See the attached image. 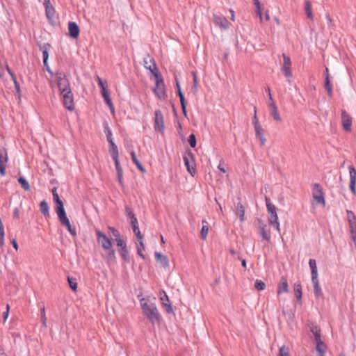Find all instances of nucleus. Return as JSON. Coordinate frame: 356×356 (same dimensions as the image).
I'll return each mask as SVG.
<instances>
[{
  "instance_id": "f257e3e1",
  "label": "nucleus",
  "mask_w": 356,
  "mask_h": 356,
  "mask_svg": "<svg viewBox=\"0 0 356 356\" xmlns=\"http://www.w3.org/2000/svg\"><path fill=\"white\" fill-rule=\"evenodd\" d=\"M140 302L143 312L147 320L152 325L159 323L162 319V317L157 309L156 304L154 302L148 303L144 298L140 299Z\"/></svg>"
},
{
  "instance_id": "f03ea898",
  "label": "nucleus",
  "mask_w": 356,
  "mask_h": 356,
  "mask_svg": "<svg viewBox=\"0 0 356 356\" xmlns=\"http://www.w3.org/2000/svg\"><path fill=\"white\" fill-rule=\"evenodd\" d=\"M266 204L267 207L268 212L269 213V223L278 232L280 231V222L278 220V216L277 215V208L276 207L270 202V200L266 197Z\"/></svg>"
},
{
  "instance_id": "7ed1b4c3",
  "label": "nucleus",
  "mask_w": 356,
  "mask_h": 356,
  "mask_svg": "<svg viewBox=\"0 0 356 356\" xmlns=\"http://www.w3.org/2000/svg\"><path fill=\"white\" fill-rule=\"evenodd\" d=\"M55 77L60 93L67 92V90H72L70 81L64 72L57 71L55 73Z\"/></svg>"
},
{
  "instance_id": "20e7f679",
  "label": "nucleus",
  "mask_w": 356,
  "mask_h": 356,
  "mask_svg": "<svg viewBox=\"0 0 356 356\" xmlns=\"http://www.w3.org/2000/svg\"><path fill=\"white\" fill-rule=\"evenodd\" d=\"M183 160L187 171L194 176L196 172L195 168L194 155L191 150L186 152L183 156Z\"/></svg>"
},
{
  "instance_id": "39448f33",
  "label": "nucleus",
  "mask_w": 356,
  "mask_h": 356,
  "mask_svg": "<svg viewBox=\"0 0 356 356\" xmlns=\"http://www.w3.org/2000/svg\"><path fill=\"white\" fill-rule=\"evenodd\" d=\"M63 99V106L68 111H73L74 109V96L72 90H67V92H64L60 93Z\"/></svg>"
},
{
  "instance_id": "423d86ee",
  "label": "nucleus",
  "mask_w": 356,
  "mask_h": 356,
  "mask_svg": "<svg viewBox=\"0 0 356 356\" xmlns=\"http://www.w3.org/2000/svg\"><path fill=\"white\" fill-rule=\"evenodd\" d=\"M312 197L317 203L323 204V206L325 204L323 188L320 184L316 183L314 184L312 188Z\"/></svg>"
},
{
  "instance_id": "0eeeda50",
  "label": "nucleus",
  "mask_w": 356,
  "mask_h": 356,
  "mask_svg": "<svg viewBox=\"0 0 356 356\" xmlns=\"http://www.w3.org/2000/svg\"><path fill=\"white\" fill-rule=\"evenodd\" d=\"M154 129L161 134L165 130L163 115L160 110H156L154 113Z\"/></svg>"
},
{
  "instance_id": "6e6552de",
  "label": "nucleus",
  "mask_w": 356,
  "mask_h": 356,
  "mask_svg": "<svg viewBox=\"0 0 356 356\" xmlns=\"http://www.w3.org/2000/svg\"><path fill=\"white\" fill-rule=\"evenodd\" d=\"M97 239L99 243L104 250H110L112 247V242L108 236L99 230H96Z\"/></svg>"
},
{
  "instance_id": "1a4fd4ad",
  "label": "nucleus",
  "mask_w": 356,
  "mask_h": 356,
  "mask_svg": "<svg viewBox=\"0 0 356 356\" xmlns=\"http://www.w3.org/2000/svg\"><path fill=\"white\" fill-rule=\"evenodd\" d=\"M283 56V65L281 67V70L284 72L286 78H291L292 76V72L291 71V61L289 56L285 54H282Z\"/></svg>"
},
{
  "instance_id": "9d476101",
  "label": "nucleus",
  "mask_w": 356,
  "mask_h": 356,
  "mask_svg": "<svg viewBox=\"0 0 356 356\" xmlns=\"http://www.w3.org/2000/svg\"><path fill=\"white\" fill-rule=\"evenodd\" d=\"M341 124L343 129L346 131H351L352 118L348 115V113L345 110H343L341 111Z\"/></svg>"
},
{
  "instance_id": "9b49d317",
  "label": "nucleus",
  "mask_w": 356,
  "mask_h": 356,
  "mask_svg": "<svg viewBox=\"0 0 356 356\" xmlns=\"http://www.w3.org/2000/svg\"><path fill=\"white\" fill-rule=\"evenodd\" d=\"M213 23L222 29H229V23L227 18L222 15H213Z\"/></svg>"
},
{
  "instance_id": "f8f14e48",
  "label": "nucleus",
  "mask_w": 356,
  "mask_h": 356,
  "mask_svg": "<svg viewBox=\"0 0 356 356\" xmlns=\"http://www.w3.org/2000/svg\"><path fill=\"white\" fill-rule=\"evenodd\" d=\"M160 83L163 84V79L161 77H159V79L156 81V88L154 90L155 95L160 99H165L166 94L164 86H160Z\"/></svg>"
},
{
  "instance_id": "ddd939ff",
  "label": "nucleus",
  "mask_w": 356,
  "mask_h": 356,
  "mask_svg": "<svg viewBox=\"0 0 356 356\" xmlns=\"http://www.w3.org/2000/svg\"><path fill=\"white\" fill-rule=\"evenodd\" d=\"M350 174V189L353 194H356V170L353 165L348 167Z\"/></svg>"
},
{
  "instance_id": "4468645a",
  "label": "nucleus",
  "mask_w": 356,
  "mask_h": 356,
  "mask_svg": "<svg viewBox=\"0 0 356 356\" xmlns=\"http://www.w3.org/2000/svg\"><path fill=\"white\" fill-rule=\"evenodd\" d=\"M112 159L115 163V167L116 172H117L118 181L121 185H122L123 184V170L120 164L119 156H113Z\"/></svg>"
},
{
  "instance_id": "2eb2a0df",
  "label": "nucleus",
  "mask_w": 356,
  "mask_h": 356,
  "mask_svg": "<svg viewBox=\"0 0 356 356\" xmlns=\"http://www.w3.org/2000/svg\"><path fill=\"white\" fill-rule=\"evenodd\" d=\"M43 5L45 8V15L48 19L51 20L55 15V9L52 6L49 0H44Z\"/></svg>"
},
{
  "instance_id": "dca6fc26",
  "label": "nucleus",
  "mask_w": 356,
  "mask_h": 356,
  "mask_svg": "<svg viewBox=\"0 0 356 356\" xmlns=\"http://www.w3.org/2000/svg\"><path fill=\"white\" fill-rule=\"evenodd\" d=\"M69 35L72 38H76L79 35L80 29L76 22H70L68 24Z\"/></svg>"
},
{
  "instance_id": "f3484780",
  "label": "nucleus",
  "mask_w": 356,
  "mask_h": 356,
  "mask_svg": "<svg viewBox=\"0 0 356 356\" xmlns=\"http://www.w3.org/2000/svg\"><path fill=\"white\" fill-rule=\"evenodd\" d=\"M149 65H145V68L151 72V73L154 75L156 79H159L160 77L158 69L156 67V64L154 58H149Z\"/></svg>"
},
{
  "instance_id": "a211bd4d",
  "label": "nucleus",
  "mask_w": 356,
  "mask_h": 356,
  "mask_svg": "<svg viewBox=\"0 0 356 356\" xmlns=\"http://www.w3.org/2000/svg\"><path fill=\"white\" fill-rule=\"evenodd\" d=\"M102 97L104 98L105 103L108 106L109 108L111 109V112L113 113L115 111L114 106H113L112 100L110 97L109 92L106 90V87H103Z\"/></svg>"
},
{
  "instance_id": "6ab92c4d",
  "label": "nucleus",
  "mask_w": 356,
  "mask_h": 356,
  "mask_svg": "<svg viewBox=\"0 0 356 356\" xmlns=\"http://www.w3.org/2000/svg\"><path fill=\"white\" fill-rule=\"evenodd\" d=\"M270 108V115L273 118V119L277 122H282V118L278 113L277 107L275 104L274 101L269 104Z\"/></svg>"
},
{
  "instance_id": "aec40b11",
  "label": "nucleus",
  "mask_w": 356,
  "mask_h": 356,
  "mask_svg": "<svg viewBox=\"0 0 356 356\" xmlns=\"http://www.w3.org/2000/svg\"><path fill=\"white\" fill-rule=\"evenodd\" d=\"M154 255L156 261L161 264L163 267L166 268L168 266V259L165 255L159 252H155Z\"/></svg>"
},
{
  "instance_id": "412c9836",
  "label": "nucleus",
  "mask_w": 356,
  "mask_h": 356,
  "mask_svg": "<svg viewBox=\"0 0 356 356\" xmlns=\"http://www.w3.org/2000/svg\"><path fill=\"white\" fill-rule=\"evenodd\" d=\"M256 137L259 140L261 145H264L266 143V138L264 135V129L261 125L254 127Z\"/></svg>"
},
{
  "instance_id": "4be33fe9",
  "label": "nucleus",
  "mask_w": 356,
  "mask_h": 356,
  "mask_svg": "<svg viewBox=\"0 0 356 356\" xmlns=\"http://www.w3.org/2000/svg\"><path fill=\"white\" fill-rule=\"evenodd\" d=\"M51 46L49 43H44L42 45L40 46V49L42 51L43 56V65H47V61H48L49 58V50Z\"/></svg>"
},
{
  "instance_id": "5701e85b",
  "label": "nucleus",
  "mask_w": 356,
  "mask_h": 356,
  "mask_svg": "<svg viewBox=\"0 0 356 356\" xmlns=\"http://www.w3.org/2000/svg\"><path fill=\"white\" fill-rule=\"evenodd\" d=\"M289 291V286L286 280L284 277H282L280 283L278 284L277 293L279 295L283 293H287Z\"/></svg>"
},
{
  "instance_id": "b1692460",
  "label": "nucleus",
  "mask_w": 356,
  "mask_h": 356,
  "mask_svg": "<svg viewBox=\"0 0 356 356\" xmlns=\"http://www.w3.org/2000/svg\"><path fill=\"white\" fill-rule=\"evenodd\" d=\"M312 282L314 287V293L316 298H318L322 296V290L319 285L318 280V278L316 279H312Z\"/></svg>"
},
{
  "instance_id": "393cba45",
  "label": "nucleus",
  "mask_w": 356,
  "mask_h": 356,
  "mask_svg": "<svg viewBox=\"0 0 356 356\" xmlns=\"http://www.w3.org/2000/svg\"><path fill=\"white\" fill-rule=\"evenodd\" d=\"M309 265L311 269L312 279L318 278V270L316 260L310 259L309 261Z\"/></svg>"
},
{
  "instance_id": "a878e982",
  "label": "nucleus",
  "mask_w": 356,
  "mask_h": 356,
  "mask_svg": "<svg viewBox=\"0 0 356 356\" xmlns=\"http://www.w3.org/2000/svg\"><path fill=\"white\" fill-rule=\"evenodd\" d=\"M266 225L264 224H260L259 225V230H260V234L264 240H266L268 242H270V235L269 232L266 229Z\"/></svg>"
},
{
  "instance_id": "bb28decb",
  "label": "nucleus",
  "mask_w": 356,
  "mask_h": 356,
  "mask_svg": "<svg viewBox=\"0 0 356 356\" xmlns=\"http://www.w3.org/2000/svg\"><path fill=\"white\" fill-rule=\"evenodd\" d=\"M130 154H131V160H132L133 163L136 165L138 169L140 172H145V170L143 168V165L140 163V162L138 160L136 152L134 151H131L130 152Z\"/></svg>"
},
{
  "instance_id": "cd10ccee",
  "label": "nucleus",
  "mask_w": 356,
  "mask_h": 356,
  "mask_svg": "<svg viewBox=\"0 0 356 356\" xmlns=\"http://www.w3.org/2000/svg\"><path fill=\"white\" fill-rule=\"evenodd\" d=\"M315 341L316 343V351L319 353L320 356H323L325 350L326 348V345L322 341L321 339Z\"/></svg>"
},
{
  "instance_id": "c85d7f7f",
  "label": "nucleus",
  "mask_w": 356,
  "mask_h": 356,
  "mask_svg": "<svg viewBox=\"0 0 356 356\" xmlns=\"http://www.w3.org/2000/svg\"><path fill=\"white\" fill-rule=\"evenodd\" d=\"M40 211L44 216H49V205L46 200H42L40 204Z\"/></svg>"
},
{
  "instance_id": "c756f323",
  "label": "nucleus",
  "mask_w": 356,
  "mask_h": 356,
  "mask_svg": "<svg viewBox=\"0 0 356 356\" xmlns=\"http://www.w3.org/2000/svg\"><path fill=\"white\" fill-rule=\"evenodd\" d=\"M253 3L255 6V13L259 16L260 22H262L264 17L262 15V9L259 3V0H253Z\"/></svg>"
},
{
  "instance_id": "7c9ffc66",
  "label": "nucleus",
  "mask_w": 356,
  "mask_h": 356,
  "mask_svg": "<svg viewBox=\"0 0 356 356\" xmlns=\"http://www.w3.org/2000/svg\"><path fill=\"white\" fill-rule=\"evenodd\" d=\"M305 10L307 17L310 19H313L314 15L312 13V3L308 0L305 1Z\"/></svg>"
},
{
  "instance_id": "2f4dec72",
  "label": "nucleus",
  "mask_w": 356,
  "mask_h": 356,
  "mask_svg": "<svg viewBox=\"0 0 356 356\" xmlns=\"http://www.w3.org/2000/svg\"><path fill=\"white\" fill-rule=\"evenodd\" d=\"M119 253L124 261L130 262V257L127 246L120 248Z\"/></svg>"
},
{
  "instance_id": "473e14b6",
  "label": "nucleus",
  "mask_w": 356,
  "mask_h": 356,
  "mask_svg": "<svg viewBox=\"0 0 356 356\" xmlns=\"http://www.w3.org/2000/svg\"><path fill=\"white\" fill-rule=\"evenodd\" d=\"M236 212H237V215H238V216H239L240 220L241 222L244 221L245 208L241 202L237 203Z\"/></svg>"
},
{
  "instance_id": "72a5a7b5",
  "label": "nucleus",
  "mask_w": 356,
  "mask_h": 356,
  "mask_svg": "<svg viewBox=\"0 0 356 356\" xmlns=\"http://www.w3.org/2000/svg\"><path fill=\"white\" fill-rule=\"evenodd\" d=\"M310 331L314 334L315 341L321 339V329L318 326L312 325L310 327Z\"/></svg>"
},
{
  "instance_id": "f704fd0d",
  "label": "nucleus",
  "mask_w": 356,
  "mask_h": 356,
  "mask_svg": "<svg viewBox=\"0 0 356 356\" xmlns=\"http://www.w3.org/2000/svg\"><path fill=\"white\" fill-rule=\"evenodd\" d=\"M294 292L296 299L299 301L302 299V286L300 283H295L294 284Z\"/></svg>"
},
{
  "instance_id": "c9c22d12",
  "label": "nucleus",
  "mask_w": 356,
  "mask_h": 356,
  "mask_svg": "<svg viewBox=\"0 0 356 356\" xmlns=\"http://www.w3.org/2000/svg\"><path fill=\"white\" fill-rule=\"evenodd\" d=\"M18 182L20 184L22 188L26 191H29L31 188L30 185L25 177H19L18 178Z\"/></svg>"
},
{
  "instance_id": "e433bc0d",
  "label": "nucleus",
  "mask_w": 356,
  "mask_h": 356,
  "mask_svg": "<svg viewBox=\"0 0 356 356\" xmlns=\"http://www.w3.org/2000/svg\"><path fill=\"white\" fill-rule=\"evenodd\" d=\"M143 239L138 240V245H137V254L142 259H145V255L143 254V251L145 250V245L143 243Z\"/></svg>"
},
{
  "instance_id": "4c0bfd02",
  "label": "nucleus",
  "mask_w": 356,
  "mask_h": 356,
  "mask_svg": "<svg viewBox=\"0 0 356 356\" xmlns=\"http://www.w3.org/2000/svg\"><path fill=\"white\" fill-rule=\"evenodd\" d=\"M203 225L200 232V236L202 239H206L208 235L209 227L207 226V222L205 220H202Z\"/></svg>"
},
{
  "instance_id": "58836bf2",
  "label": "nucleus",
  "mask_w": 356,
  "mask_h": 356,
  "mask_svg": "<svg viewBox=\"0 0 356 356\" xmlns=\"http://www.w3.org/2000/svg\"><path fill=\"white\" fill-rule=\"evenodd\" d=\"M324 87L327 90L329 96L332 95V85L331 84L330 78L325 77Z\"/></svg>"
},
{
  "instance_id": "ea45409f",
  "label": "nucleus",
  "mask_w": 356,
  "mask_h": 356,
  "mask_svg": "<svg viewBox=\"0 0 356 356\" xmlns=\"http://www.w3.org/2000/svg\"><path fill=\"white\" fill-rule=\"evenodd\" d=\"M109 152L111 153V157L119 156L118 149L114 141L111 143H109Z\"/></svg>"
},
{
  "instance_id": "a19ab883",
  "label": "nucleus",
  "mask_w": 356,
  "mask_h": 356,
  "mask_svg": "<svg viewBox=\"0 0 356 356\" xmlns=\"http://www.w3.org/2000/svg\"><path fill=\"white\" fill-rule=\"evenodd\" d=\"M67 282H68L69 286L71 288V289L72 291H76L77 290L76 279L68 276L67 277Z\"/></svg>"
},
{
  "instance_id": "79ce46f5",
  "label": "nucleus",
  "mask_w": 356,
  "mask_h": 356,
  "mask_svg": "<svg viewBox=\"0 0 356 356\" xmlns=\"http://www.w3.org/2000/svg\"><path fill=\"white\" fill-rule=\"evenodd\" d=\"M8 161L6 150L0 147V163H6Z\"/></svg>"
},
{
  "instance_id": "37998d69",
  "label": "nucleus",
  "mask_w": 356,
  "mask_h": 356,
  "mask_svg": "<svg viewBox=\"0 0 356 356\" xmlns=\"http://www.w3.org/2000/svg\"><path fill=\"white\" fill-rule=\"evenodd\" d=\"M108 252L106 255V259L109 262H115V252L113 249L111 248L110 250H108Z\"/></svg>"
},
{
  "instance_id": "c03bdc74",
  "label": "nucleus",
  "mask_w": 356,
  "mask_h": 356,
  "mask_svg": "<svg viewBox=\"0 0 356 356\" xmlns=\"http://www.w3.org/2000/svg\"><path fill=\"white\" fill-rule=\"evenodd\" d=\"M346 213L349 225L356 222V216L352 211L347 210Z\"/></svg>"
},
{
  "instance_id": "a18cd8bd",
  "label": "nucleus",
  "mask_w": 356,
  "mask_h": 356,
  "mask_svg": "<svg viewBox=\"0 0 356 356\" xmlns=\"http://www.w3.org/2000/svg\"><path fill=\"white\" fill-rule=\"evenodd\" d=\"M56 212L58 217L66 213L63 204L58 203V205L56 207Z\"/></svg>"
},
{
  "instance_id": "49530a36",
  "label": "nucleus",
  "mask_w": 356,
  "mask_h": 356,
  "mask_svg": "<svg viewBox=\"0 0 356 356\" xmlns=\"http://www.w3.org/2000/svg\"><path fill=\"white\" fill-rule=\"evenodd\" d=\"M179 101H180V104H181V107L182 113H183L185 117H186L187 113H186V108L185 97H184V95H180V99H179Z\"/></svg>"
},
{
  "instance_id": "de8ad7c7",
  "label": "nucleus",
  "mask_w": 356,
  "mask_h": 356,
  "mask_svg": "<svg viewBox=\"0 0 356 356\" xmlns=\"http://www.w3.org/2000/svg\"><path fill=\"white\" fill-rule=\"evenodd\" d=\"M41 321L43 327H47V319L45 314V307H42L40 309Z\"/></svg>"
},
{
  "instance_id": "09e8293b",
  "label": "nucleus",
  "mask_w": 356,
  "mask_h": 356,
  "mask_svg": "<svg viewBox=\"0 0 356 356\" xmlns=\"http://www.w3.org/2000/svg\"><path fill=\"white\" fill-rule=\"evenodd\" d=\"M4 244V229L1 220L0 219V248Z\"/></svg>"
},
{
  "instance_id": "8fccbe9b",
  "label": "nucleus",
  "mask_w": 356,
  "mask_h": 356,
  "mask_svg": "<svg viewBox=\"0 0 356 356\" xmlns=\"http://www.w3.org/2000/svg\"><path fill=\"white\" fill-rule=\"evenodd\" d=\"M254 287L258 291H262L265 289L266 284L263 281L260 280H257L254 282Z\"/></svg>"
},
{
  "instance_id": "3c124183",
  "label": "nucleus",
  "mask_w": 356,
  "mask_h": 356,
  "mask_svg": "<svg viewBox=\"0 0 356 356\" xmlns=\"http://www.w3.org/2000/svg\"><path fill=\"white\" fill-rule=\"evenodd\" d=\"M108 229L110 232L111 233L112 236L115 237V240L121 238V235L118 230H117L115 228L113 227H108Z\"/></svg>"
},
{
  "instance_id": "603ef678",
  "label": "nucleus",
  "mask_w": 356,
  "mask_h": 356,
  "mask_svg": "<svg viewBox=\"0 0 356 356\" xmlns=\"http://www.w3.org/2000/svg\"><path fill=\"white\" fill-rule=\"evenodd\" d=\"M63 226H65L67 227L68 232H70V234L73 236H76V229L75 227H72L70 224V222H68V224H65L63 225Z\"/></svg>"
},
{
  "instance_id": "864d4df0",
  "label": "nucleus",
  "mask_w": 356,
  "mask_h": 356,
  "mask_svg": "<svg viewBox=\"0 0 356 356\" xmlns=\"http://www.w3.org/2000/svg\"><path fill=\"white\" fill-rule=\"evenodd\" d=\"M125 213L128 219H132L136 217L133 209L128 206L125 207Z\"/></svg>"
},
{
  "instance_id": "5fc2aeb1",
  "label": "nucleus",
  "mask_w": 356,
  "mask_h": 356,
  "mask_svg": "<svg viewBox=\"0 0 356 356\" xmlns=\"http://www.w3.org/2000/svg\"><path fill=\"white\" fill-rule=\"evenodd\" d=\"M188 140L191 147H195L196 146V138L193 134L189 135Z\"/></svg>"
},
{
  "instance_id": "6e6d98bb",
  "label": "nucleus",
  "mask_w": 356,
  "mask_h": 356,
  "mask_svg": "<svg viewBox=\"0 0 356 356\" xmlns=\"http://www.w3.org/2000/svg\"><path fill=\"white\" fill-rule=\"evenodd\" d=\"M103 127H104V134H106V136L113 135L111 129L109 127L108 123L106 121L104 122Z\"/></svg>"
},
{
  "instance_id": "4d7b16f0",
  "label": "nucleus",
  "mask_w": 356,
  "mask_h": 356,
  "mask_svg": "<svg viewBox=\"0 0 356 356\" xmlns=\"http://www.w3.org/2000/svg\"><path fill=\"white\" fill-rule=\"evenodd\" d=\"M252 124L254 125V127L261 125L259 122V120L257 118L256 106L254 107V115L252 117Z\"/></svg>"
},
{
  "instance_id": "13d9d810",
  "label": "nucleus",
  "mask_w": 356,
  "mask_h": 356,
  "mask_svg": "<svg viewBox=\"0 0 356 356\" xmlns=\"http://www.w3.org/2000/svg\"><path fill=\"white\" fill-rule=\"evenodd\" d=\"M132 228H133V232L135 234L137 239L138 240L143 239V235L140 233V231L138 225L136 226V227H134Z\"/></svg>"
},
{
  "instance_id": "bf43d9fd",
  "label": "nucleus",
  "mask_w": 356,
  "mask_h": 356,
  "mask_svg": "<svg viewBox=\"0 0 356 356\" xmlns=\"http://www.w3.org/2000/svg\"><path fill=\"white\" fill-rule=\"evenodd\" d=\"M279 356H290L288 348L284 346H281L279 350Z\"/></svg>"
},
{
  "instance_id": "052dcab7",
  "label": "nucleus",
  "mask_w": 356,
  "mask_h": 356,
  "mask_svg": "<svg viewBox=\"0 0 356 356\" xmlns=\"http://www.w3.org/2000/svg\"><path fill=\"white\" fill-rule=\"evenodd\" d=\"M13 83H14V85H15V96H17L18 98L19 99L20 96H21V90H20L19 85L17 79L14 80Z\"/></svg>"
},
{
  "instance_id": "680f3d73",
  "label": "nucleus",
  "mask_w": 356,
  "mask_h": 356,
  "mask_svg": "<svg viewBox=\"0 0 356 356\" xmlns=\"http://www.w3.org/2000/svg\"><path fill=\"white\" fill-rule=\"evenodd\" d=\"M352 240L356 238V222L350 225Z\"/></svg>"
},
{
  "instance_id": "e2e57ef3",
  "label": "nucleus",
  "mask_w": 356,
  "mask_h": 356,
  "mask_svg": "<svg viewBox=\"0 0 356 356\" xmlns=\"http://www.w3.org/2000/svg\"><path fill=\"white\" fill-rule=\"evenodd\" d=\"M59 221L60 222L61 225H63L65 224H68V222H70L69 218H67L66 213L62 216H60L58 217Z\"/></svg>"
},
{
  "instance_id": "0e129e2a",
  "label": "nucleus",
  "mask_w": 356,
  "mask_h": 356,
  "mask_svg": "<svg viewBox=\"0 0 356 356\" xmlns=\"http://www.w3.org/2000/svg\"><path fill=\"white\" fill-rule=\"evenodd\" d=\"M192 74H193V88L194 89L195 91H197V74H196V72H193Z\"/></svg>"
},
{
  "instance_id": "69168bd1",
  "label": "nucleus",
  "mask_w": 356,
  "mask_h": 356,
  "mask_svg": "<svg viewBox=\"0 0 356 356\" xmlns=\"http://www.w3.org/2000/svg\"><path fill=\"white\" fill-rule=\"evenodd\" d=\"M163 296H162L161 297V300L163 305H164V303H169L170 300H169L168 296L165 293V291H163Z\"/></svg>"
},
{
  "instance_id": "338daca9",
  "label": "nucleus",
  "mask_w": 356,
  "mask_h": 356,
  "mask_svg": "<svg viewBox=\"0 0 356 356\" xmlns=\"http://www.w3.org/2000/svg\"><path fill=\"white\" fill-rule=\"evenodd\" d=\"M115 241H116L117 245L118 247H120V248H122V247L127 246L126 243L124 242V241L122 239V238L116 239Z\"/></svg>"
},
{
  "instance_id": "774afa93",
  "label": "nucleus",
  "mask_w": 356,
  "mask_h": 356,
  "mask_svg": "<svg viewBox=\"0 0 356 356\" xmlns=\"http://www.w3.org/2000/svg\"><path fill=\"white\" fill-rule=\"evenodd\" d=\"M164 307H165L167 313L170 314L173 312V309L170 303H164Z\"/></svg>"
}]
</instances>
